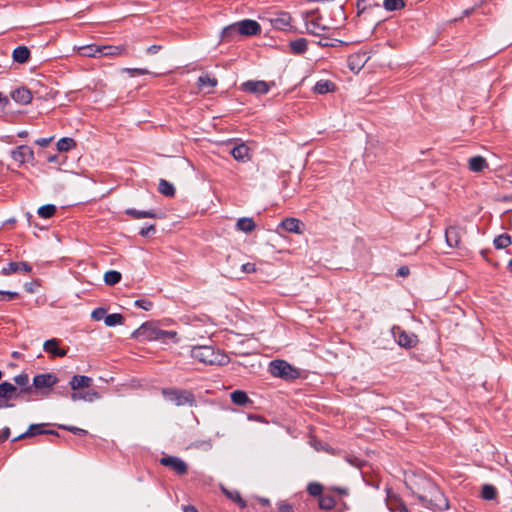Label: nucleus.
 <instances>
[{"label": "nucleus", "instance_id": "nucleus-19", "mask_svg": "<svg viewBox=\"0 0 512 512\" xmlns=\"http://www.w3.org/2000/svg\"><path fill=\"white\" fill-rule=\"evenodd\" d=\"M20 394V390L7 381H2V408L10 406L7 401L16 398Z\"/></svg>", "mask_w": 512, "mask_h": 512}, {"label": "nucleus", "instance_id": "nucleus-35", "mask_svg": "<svg viewBox=\"0 0 512 512\" xmlns=\"http://www.w3.org/2000/svg\"><path fill=\"white\" fill-rule=\"evenodd\" d=\"M158 191L165 197L169 198L174 197L176 193L174 185L165 179H160L158 184Z\"/></svg>", "mask_w": 512, "mask_h": 512}, {"label": "nucleus", "instance_id": "nucleus-6", "mask_svg": "<svg viewBox=\"0 0 512 512\" xmlns=\"http://www.w3.org/2000/svg\"><path fill=\"white\" fill-rule=\"evenodd\" d=\"M159 328L154 322H145L139 328L134 330L131 334L132 339L140 342L144 341H158Z\"/></svg>", "mask_w": 512, "mask_h": 512}, {"label": "nucleus", "instance_id": "nucleus-64", "mask_svg": "<svg viewBox=\"0 0 512 512\" xmlns=\"http://www.w3.org/2000/svg\"><path fill=\"white\" fill-rule=\"evenodd\" d=\"M347 461L355 467H361L362 464V460L357 457H348Z\"/></svg>", "mask_w": 512, "mask_h": 512}, {"label": "nucleus", "instance_id": "nucleus-23", "mask_svg": "<svg viewBox=\"0 0 512 512\" xmlns=\"http://www.w3.org/2000/svg\"><path fill=\"white\" fill-rule=\"evenodd\" d=\"M303 225L300 220L296 218H285L279 224V227L290 233H301L300 226Z\"/></svg>", "mask_w": 512, "mask_h": 512}, {"label": "nucleus", "instance_id": "nucleus-8", "mask_svg": "<svg viewBox=\"0 0 512 512\" xmlns=\"http://www.w3.org/2000/svg\"><path fill=\"white\" fill-rule=\"evenodd\" d=\"M159 463L162 466L170 468L179 476H183L188 473V465L179 457L167 455L160 458Z\"/></svg>", "mask_w": 512, "mask_h": 512}, {"label": "nucleus", "instance_id": "nucleus-20", "mask_svg": "<svg viewBox=\"0 0 512 512\" xmlns=\"http://www.w3.org/2000/svg\"><path fill=\"white\" fill-rule=\"evenodd\" d=\"M368 58L366 57V53H353L348 56L347 63L348 67L351 71H360V69L365 65Z\"/></svg>", "mask_w": 512, "mask_h": 512}, {"label": "nucleus", "instance_id": "nucleus-16", "mask_svg": "<svg viewBox=\"0 0 512 512\" xmlns=\"http://www.w3.org/2000/svg\"><path fill=\"white\" fill-rule=\"evenodd\" d=\"M59 343V339L52 338L44 342L43 348L52 357H64L67 355L68 349L60 348Z\"/></svg>", "mask_w": 512, "mask_h": 512}, {"label": "nucleus", "instance_id": "nucleus-51", "mask_svg": "<svg viewBox=\"0 0 512 512\" xmlns=\"http://www.w3.org/2000/svg\"><path fill=\"white\" fill-rule=\"evenodd\" d=\"M191 447L202 450H210L212 448V441L208 440H197L191 444Z\"/></svg>", "mask_w": 512, "mask_h": 512}, {"label": "nucleus", "instance_id": "nucleus-14", "mask_svg": "<svg viewBox=\"0 0 512 512\" xmlns=\"http://www.w3.org/2000/svg\"><path fill=\"white\" fill-rule=\"evenodd\" d=\"M124 213L127 216H130L133 219H143V218H152V219H163L165 214L160 211L151 210H138L135 208H127Z\"/></svg>", "mask_w": 512, "mask_h": 512}, {"label": "nucleus", "instance_id": "nucleus-55", "mask_svg": "<svg viewBox=\"0 0 512 512\" xmlns=\"http://www.w3.org/2000/svg\"><path fill=\"white\" fill-rule=\"evenodd\" d=\"M40 286L39 280H33L24 284V289L27 293H35Z\"/></svg>", "mask_w": 512, "mask_h": 512}, {"label": "nucleus", "instance_id": "nucleus-21", "mask_svg": "<svg viewBox=\"0 0 512 512\" xmlns=\"http://www.w3.org/2000/svg\"><path fill=\"white\" fill-rule=\"evenodd\" d=\"M92 378L85 375H74L69 382L71 389L74 391H78L82 388H88L92 385Z\"/></svg>", "mask_w": 512, "mask_h": 512}, {"label": "nucleus", "instance_id": "nucleus-42", "mask_svg": "<svg viewBox=\"0 0 512 512\" xmlns=\"http://www.w3.org/2000/svg\"><path fill=\"white\" fill-rule=\"evenodd\" d=\"M511 243H512L511 236L507 233L498 235L497 237H495V239L493 241V244L496 249H504V248L508 247L509 245H511Z\"/></svg>", "mask_w": 512, "mask_h": 512}, {"label": "nucleus", "instance_id": "nucleus-17", "mask_svg": "<svg viewBox=\"0 0 512 512\" xmlns=\"http://www.w3.org/2000/svg\"><path fill=\"white\" fill-rule=\"evenodd\" d=\"M10 97L20 105H27L32 100V93L24 86L18 87L10 92Z\"/></svg>", "mask_w": 512, "mask_h": 512}, {"label": "nucleus", "instance_id": "nucleus-13", "mask_svg": "<svg viewBox=\"0 0 512 512\" xmlns=\"http://www.w3.org/2000/svg\"><path fill=\"white\" fill-rule=\"evenodd\" d=\"M11 157L15 162L24 164L34 159V152L29 146L20 145L11 151Z\"/></svg>", "mask_w": 512, "mask_h": 512}, {"label": "nucleus", "instance_id": "nucleus-25", "mask_svg": "<svg viewBox=\"0 0 512 512\" xmlns=\"http://www.w3.org/2000/svg\"><path fill=\"white\" fill-rule=\"evenodd\" d=\"M231 401L235 405L248 406L252 405L253 401L248 397L247 393L243 390H235L230 394Z\"/></svg>", "mask_w": 512, "mask_h": 512}, {"label": "nucleus", "instance_id": "nucleus-28", "mask_svg": "<svg viewBox=\"0 0 512 512\" xmlns=\"http://www.w3.org/2000/svg\"><path fill=\"white\" fill-rule=\"evenodd\" d=\"M14 382L20 386V393L33 394L32 386L29 385V376L26 373H21L14 377Z\"/></svg>", "mask_w": 512, "mask_h": 512}, {"label": "nucleus", "instance_id": "nucleus-3", "mask_svg": "<svg viewBox=\"0 0 512 512\" xmlns=\"http://www.w3.org/2000/svg\"><path fill=\"white\" fill-rule=\"evenodd\" d=\"M162 395L166 400L173 402L176 406H196L195 396L190 390L164 388L162 389Z\"/></svg>", "mask_w": 512, "mask_h": 512}, {"label": "nucleus", "instance_id": "nucleus-63", "mask_svg": "<svg viewBox=\"0 0 512 512\" xmlns=\"http://www.w3.org/2000/svg\"><path fill=\"white\" fill-rule=\"evenodd\" d=\"M53 137L49 138H39L35 141V143L41 147H47L49 143L52 141Z\"/></svg>", "mask_w": 512, "mask_h": 512}, {"label": "nucleus", "instance_id": "nucleus-46", "mask_svg": "<svg viewBox=\"0 0 512 512\" xmlns=\"http://www.w3.org/2000/svg\"><path fill=\"white\" fill-rule=\"evenodd\" d=\"M383 6L387 11H397L405 7L404 0H384Z\"/></svg>", "mask_w": 512, "mask_h": 512}, {"label": "nucleus", "instance_id": "nucleus-32", "mask_svg": "<svg viewBox=\"0 0 512 512\" xmlns=\"http://www.w3.org/2000/svg\"><path fill=\"white\" fill-rule=\"evenodd\" d=\"M335 88L336 86L332 81L321 79L316 82L313 90L315 93L322 95L328 92H333Z\"/></svg>", "mask_w": 512, "mask_h": 512}, {"label": "nucleus", "instance_id": "nucleus-45", "mask_svg": "<svg viewBox=\"0 0 512 512\" xmlns=\"http://www.w3.org/2000/svg\"><path fill=\"white\" fill-rule=\"evenodd\" d=\"M318 504L322 510H331L335 507L336 501L330 495H322L319 497Z\"/></svg>", "mask_w": 512, "mask_h": 512}, {"label": "nucleus", "instance_id": "nucleus-7", "mask_svg": "<svg viewBox=\"0 0 512 512\" xmlns=\"http://www.w3.org/2000/svg\"><path fill=\"white\" fill-rule=\"evenodd\" d=\"M391 333L400 347L410 349L414 348L418 343V338L414 333H408L400 326H393Z\"/></svg>", "mask_w": 512, "mask_h": 512}, {"label": "nucleus", "instance_id": "nucleus-18", "mask_svg": "<svg viewBox=\"0 0 512 512\" xmlns=\"http://www.w3.org/2000/svg\"><path fill=\"white\" fill-rule=\"evenodd\" d=\"M445 239L449 247H458L461 241V228L458 226H449L446 228Z\"/></svg>", "mask_w": 512, "mask_h": 512}, {"label": "nucleus", "instance_id": "nucleus-49", "mask_svg": "<svg viewBox=\"0 0 512 512\" xmlns=\"http://www.w3.org/2000/svg\"><path fill=\"white\" fill-rule=\"evenodd\" d=\"M198 83L200 87L209 86L215 87L218 83L217 79L214 77H210L209 75H202L198 78Z\"/></svg>", "mask_w": 512, "mask_h": 512}, {"label": "nucleus", "instance_id": "nucleus-9", "mask_svg": "<svg viewBox=\"0 0 512 512\" xmlns=\"http://www.w3.org/2000/svg\"><path fill=\"white\" fill-rule=\"evenodd\" d=\"M240 90L257 96L265 95L270 91V85L263 80H248L240 85Z\"/></svg>", "mask_w": 512, "mask_h": 512}, {"label": "nucleus", "instance_id": "nucleus-10", "mask_svg": "<svg viewBox=\"0 0 512 512\" xmlns=\"http://www.w3.org/2000/svg\"><path fill=\"white\" fill-rule=\"evenodd\" d=\"M386 493V506L391 512H409L399 495L393 493L389 487L386 488Z\"/></svg>", "mask_w": 512, "mask_h": 512}, {"label": "nucleus", "instance_id": "nucleus-30", "mask_svg": "<svg viewBox=\"0 0 512 512\" xmlns=\"http://www.w3.org/2000/svg\"><path fill=\"white\" fill-rule=\"evenodd\" d=\"M237 36L240 35L238 33L236 22L226 26L221 32V39L223 42L234 41Z\"/></svg>", "mask_w": 512, "mask_h": 512}, {"label": "nucleus", "instance_id": "nucleus-41", "mask_svg": "<svg viewBox=\"0 0 512 512\" xmlns=\"http://www.w3.org/2000/svg\"><path fill=\"white\" fill-rule=\"evenodd\" d=\"M498 495V491L492 484H484L481 490V497L484 500H494Z\"/></svg>", "mask_w": 512, "mask_h": 512}, {"label": "nucleus", "instance_id": "nucleus-59", "mask_svg": "<svg viewBox=\"0 0 512 512\" xmlns=\"http://www.w3.org/2000/svg\"><path fill=\"white\" fill-rule=\"evenodd\" d=\"M320 40L317 42V44L321 47H330L334 46L330 41L331 38L327 37L325 34L323 36H319Z\"/></svg>", "mask_w": 512, "mask_h": 512}, {"label": "nucleus", "instance_id": "nucleus-22", "mask_svg": "<svg viewBox=\"0 0 512 512\" xmlns=\"http://www.w3.org/2000/svg\"><path fill=\"white\" fill-rule=\"evenodd\" d=\"M13 62L24 64L30 59V50L27 46L21 45L16 47L12 52Z\"/></svg>", "mask_w": 512, "mask_h": 512}, {"label": "nucleus", "instance_id": "nucleus-2", "mask_svg": "<svg viewBox=\"0 0 512 512\" xmlns=\"http://www.w3.org/2000/svg\"><path fill=\"white\" fill-rule=\"evenodd\" d=\"M190 355L193 359L206 365L223 366L229 362V357L225 353L210 345L194 346Z\"/></svg>", "mask_w": 512, "mask_h": 512}, {"label": "nucleus", "instance_id": "nucleus-39", "mask_svg": "<svg viewBox=\"0 0 512 512\" xmlns=\"http://www.w3.org/2000/svg\"><path fill=\"white\" fill-rule=\"evenodd\" d=\"M122 279V275L119 271L109 270L104 274V282L108 286H114L118 284Z\"/></svg>", "mask_w": 512, "mask_h": 512}, {"label": "nucleus", "instance_id": "nucleus-15", "mask_svg": "<svg viewBox=\"0 0 512 512\" xmlns=\"http://www.w3.org/2000/svg\"><path fill=\"white\" fill-rule=\"evenodd\" d=\"M49 425V423L31 424L25 432L13 438L12 442H16L25 438L35 437L38 435H45V428Z\"/></svg>", "mask_w": 512, "mask_h": 512}, {"label": "nucleus", "instance_id": "nucleus-53", "mask_svg": "<svg viewBox=\"0 0 512 512\" xmlns=\"http://www.w3.org/2000/svg\"><path fill=\"white\" fill-rule=\"evenodd\" d=\"M156 233V226L154 224H150L147 226H144L140 229L139 235L141 237H149Z\"/></svg>", "mask_w": 512, "mask_h": 512}, {"label": "nucleus", "instance_id": "nucleus-27", "mask_svg": "<svg viewBox=\"0 0 512 512\" xmlns=\"http://www.w3.org/2000/svg\"><path fill=\"white\" fill-rule=\"evenodd\" d=\"M70 397L73 401L84 400L93 402L94 400L100 398V394L95 390H89L85 392L74 391L70 394Z\"/></svg>", "mask_w": 512, "mask_h": 512}, {"label": "nucleus", "instance_id": "nucleus-58", "mask_svg": "<svg viewBox=\"0 0 512 512\" xmlns=\"http://www.w3.org/2000/svg\"><path fill=\"white\" fill-rule=\"evenodd\" d=\"M241 271L243 273H254L256 272V265L254 263L247 262L245 264H242Z\"/></svg>", "mask_w": 512, "mask_h": 512}, {"label": "nucleus", "instance_id": "nucleus-62", "mask_svg": "<svg viewBox=\"0 0 512 512\" xmlns=\"http://www.w3.org/2000/svg\"><path fill=\"white\" fill-rule=\"evenodd\" d=\"M410 273V269L408 266H401L398 270L396 275L400 277H406Z\"/></svg>", "mask_w": 512, "mask_h": 512}, {"label": "nucleus", "instance_id": "nucleus-44", "mask_svg": "<svg viewBox=\"0 0 512 512\" xmlns=\"http://www.w3.org/2000/svg\"><path fill=\"white\" fill-rule=\"evenodd\" d=\"M158 336V341H161L162 343H167L169 340L172 341L173 343L178 342L176 331H166L159 328Z\"/></svg>", "mask_w": 512, "mask_h": 512}, {"label": "nucleus", "instance_id": "nucleus-56", "mask_svg": "<svg viewBox=\"0 0 512 512\" xmlns=\"http://www.w3.org/2000/svg\"><path fill=\"white\" fill-rule=\"evenodd\" d=\"M125 71L130 74V76L135 75H146L149 73L147 69L143 68H126Z\"/></svg>", "mask_w": 512, "mask_h": 512}, {"label": "nucleus", "instance_id": "nucleus-43", "mask_svg": "<svg viewBox=\"0 0 512 512\" xmlns=\"http://www.w3.org/2000/svg\"><path fill=\"white\" fill-rule=\"evenodd\" d=\"M223 492L229 499L237 503L240 508H246L247 502L241 497L240 493L237 490L229 491L224 489Z\"/></svg>", "mask_w": 512, "mask_h": 512}, {"label": "nucleus", "instance_id": "nucleus-40", "mask_svg": "<svg viewBox=\"0 0 512 512\" xmlns=\"http://www.w3.org/2000/svg\"><path fill=\"white\" fill-rule=\"evenodd\" d=\"M124 321H125V318L122 314L112 313V314L106 315L104 323L108 327H114L117 325H122L124 323Z\"/></svg>", "mask_w": 512, "mask_h": 512}, {"label": "nucleus", "instance_id": "nucleus-31", "mask_svg": "<svg viewBox=\"0 0 512 512\" xmlns=\"http://www.w3.org/2000/svg\"><path fill=\"white\" fill-rule=\"evenodd\" d=\"M469 169L473 172H481L488 167L487 161L482 156H473L469 159Z\"/></svg>", "mask_w": 512, "mask_h": 512}, {"label": "nucleus", "instance_id": "nucleus-24", "mask_svg": "<svg viewBox=\"0 0 512 512\" xmlns=\"http://www.w3.org/2000/svg\"><path fill=\"white\" fill-rule=\"evenodd\" d=\"M249 150L250 149L246 144L241 143L234 146L230 153L235 160L245 162L249 160Z\"/></svg>", "mask_w": 512, "mask_h": 512}, {"label": "nucleus", "instance_id": "nucleus-38", "mask_svg": "<svg viewBox=\"0 0 512 512\" xmlns=\"http://www.w3.org/2000/svg\"><path fill=\"white\" fill-rule=\"evenodd\" d=\"M76 141L70 137H63L57 142V150L59 152H68L76 147Z\"/></svg>", "mask_w": 512, "mask_h": 512}, {"label": "nucleus", "instance_id": "nucleus-61", "mask_svg": "<svg viewBox=\"0 0 512 512\" xmlns=\"http://www.w3.org/2000/svg\"><path fill=\"white\" fill-rule=\"evenodd\" d=\"M162 49L161 45L153 44L146 49L147 54H156Z\"/></svg>", "mask_w": 512, "mask_h": 512}, {"label": "nucleus", "instance_id": "nucleus-4", "mask_svg": "<svg viewBox=\"0 0 512 512\" xmlns=\"http://www.w3.org/2000/svg\"><path fill=\"white\" fill-rule=\"evenodd\" d=\"M269 372L272 376L286 381L295 380L300 377V372L285 360H273L269 364Z\"/></svg>", "mask_w": 512, "mask_h": 512}, {"label": "nucleus", "instance_id": "nucleus-34", "mask_svg": "<svg viewBox=\"0 0 512 512\" xmlns=\"http://www.w3.org/2000/svg\"><path fill=\"white\" fill-rule=\"evenodd\" d=\"M78 53L84 57H101L100 46L96 44L85 45L78 48Z\"/></svg>", "mask_w": 512, "mask_h": 512}, {"label": "nucleus", "instance_id": "nucleus-57", "mask_svg": "<svg viewBox=\"0 0 512 512\" xmlns=\"http://www.w3.org/2000/svg\"><path fill=\"white\" fill-rule=\"evenodd\" d=\"M18 297H19V293L18 292L3 291L2 290V301H10V300L18 298Z\"/></svg>", "mask_w": 512, "mask_h": 512}, {"label": "nucleus", "instance_id": "nucleus-47", "mask_svg": "<svg viewBox=\"0 0 512 512\" xmlns=\"http://www.w3.org/2000/svg\"><path fill=\"white\" fill-rule=\"evenodd\" d=\"M307 492L314 497L322 496L323 486L318 482H311L307 486Z\"/></svg>", "mask_w": 512, "mask_h": 512}, {"label": "nucleus", "instance_id": "nucleus-50", "mask_svg": "<svg viewBox=\"0 0 512 512\" xmlns=\"http://www.w3.org/2000/svg\"><path fill=\"white\" fill-rule=\"evenodd\" d=\"M20 271V264L19 262H9L7 266L2 267V274L3 275H10L12 273H16Z\"/></svg>", "mask_w": 512, "mask_h": 512}, {"label": "nucleus", "instance_id": "nucleus-33", "mask_svg": "<svg viewBox=\"0 0 512 512\" xmlns=\"http://www.w3.org/2000/svg\"><path fill=\"white\" fill-rule=\"evenodd\" d=\"M329 28L323 25H320L317 21L311 20L306 22V31L307 33L314 36H323Z\"/></svg>", "mask_w": 512, "mask_h": 512}, {"label": "nucleus", "instance_id": "nucleus-48", "mask_svg": "<svg viewBox=\"0 0 512 512\" xmlns=\"http://www.w3.org/2000/svg\"><path fill=\"white\" fill-rule=\"evenodd\" d=\"M58 428L69 431V432L73 433L74 435H78V436H86L88 434L87 430L76 427V426L59 424Z\"/></svg>", "mask_w": 512, "mask_h": 512}, {"label": "nucleus", "instance_id": "nucleus-5", "mask_svg": "<svg viewBox=\"0 0 512 512\" xmlns=\"http://www.w3.org/2000/svg\"><path fill=\"white\" fill-rule=\"evenodd\" d=\"M58 378L52 373L37 374L33 378L32 389L33 394L40 393L47 395L52 387L57 383Z\"/></svg>", "mask_w": 512, "mask_h": 512}, {"label": "nucleus", "instance_id": "nucleus-12", "mask_svg": "<svg viewBox=\"0 0 512 512\" xmlns=\"http://www.w3.org/2000/svg\"><path fill=\"white\" fill-rule=\"evenodd\" d=\"M291 15L288 12L280 11L271 14L269 22L273 28L285 31L291 27Z\"/></svg>", "mask_w": 512, "mask_h": 512}, {"label": "nucleus", "instance_id": "nucleus-37", "mask_svg": "<svg viewBox=\"0 0 512 512\" xmlns=\"http://www.w3.org/2000/svg\"><path fill=\"white\" fill-rule=\"evenodd\" d=\"M57 212V207L54 204H45L38 208L37 214L43 219L52 218Z\"/></svg>", "mask_w": 512, "mask_h": 512}, {"label": "nucleus", "instance_id": "nucleus-54", "mask_svg": "<svg viewBox=\"0 0 512 512\" xmlns=\"http://www.w3.org/2000/svg\"><path fill=\"white\" fill-rule=\"evenodd\" d=\"M134 304H135V306H137L145 311H149L153 307V303L148 299H137V300H135Z\"/></svg>", "mask_w": 512, "mask_h": 512}, {"label": "nucleus", "instance_id": "nucleus-1", "mask_svg": "<svg viewBox=\"0 0 512 512\" xmlns=\"http://www.w3.org/2000/svg\"><path fill=\"white\" fill-rule=\"evenodd\" d=\"M412 492L425 508L433 512H440L449 508L448 499L431 480L422 479L416 490H412Z\"/></svg>", "mask_w": 512, "mask_h": 512}, {"label": "nucleus", "instance_id": "nucleus-26", "mask_svg": "<svg viewBox=\"0 0 512 512\" xmlns=\"http://www.w3.org/2000/svg\"><path fill=\"white\" fill-rule=\"evenodd\" d=\"M290 51L294 55H303L308 49V42L305 38H297L289 42Z\"/></svg>", "mask_w": 512, "mask_h": 512}, {"label": "nucleus", "instance_id": "nucleus-60", "mask_svg": "<svg viewBox=\"0 0 512 512\" xmlns=\"http://www.w3.org/2000/svg\"><path fill=\"white\" fill-rule=\"evenodd\" d=\"M293 506L286 503V502H280L278 504V512H293Z\"/></svg>", "mask_w": 512, "mask_h": 512}, {"label": "nucleus", "instance_id": "nucleus-36", "mask_svg": "<svg viewBox=\"0 0 512 512\" xmlns=\"http://www.w3.org/2000/svg\"><path fill=\"white\" fill-rule=\"evenodd\" d=\"M125 53L123 46L104 45L100 46L101 56H118Z\"/></svg>", "mask_w": 512, "mask_h": 512}, {"label": "nucleus", "instance_id": "nucleus-29", "mask_svg": "<svg viewBox=\"0 0 512 512\" xmlns=\"http://www.w3.org/2000/svg\"><path fill=\"white\" fill-rule=\"evenodd\" d=\"M256 227V224L253 218L250 217H241L237 220L236 229L242 231L244 233L252 232Z\"/></svg>", "mask_w": 512, "mask_h": 512}, {"label": "nucleus", "instance_id": "nucleus-52", "mask_svg": "<svg viewBox=\"0 0 512 512\" xmlns=\"http://www.w3.org/2000/svg\"><path fill=\"white\" fill-rule=\"evenodd\" d=\"M107 310L104 307H98L92 311L91 317L95 321L104 320L106 317Z\"/></svg>", "mask_w": 512, "mask_h": 512}, {"label": "nucleus", "instance_id": "nucleus-11", "mask_svg": "<svg viewBox=\"0 0 512 512\" xmlns=\"http://www.w3.org/2000/svg\"><path fill=\"white\" fill-rule=\"evenodd\" d=\"M240 36H254L261 33L260 24L252 19H244L236 22Z\"/></svg>", "mask_w": 512, "mask_h": 512}]
</instances>
